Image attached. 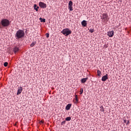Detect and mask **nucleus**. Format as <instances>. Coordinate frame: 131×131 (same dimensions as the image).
Wrapping results in <instances>:
<instances>
[{
	"label": "nucleus",
	"mask_w": 131,
	"mask_h": 131,
	"mask_svg": "<svg viewBox=\"0 0 131 131\" xmlns=\"http://www.w3.org/2000/svg\"><path fill=\"white\" fill-rule=\"evenodd\" d=\"M75 100H76V102H78L79 99L78 98V95H75Z\"/></svg>",
	"instance_id": "dca6fc26"
},
{
	"label": "nucleus",
	"mask_w": 131,
	"mask_h": 131,
	"mask_svg": "<svg viewBox=\"0 0 131 131\" xmlns=\"http://www.w3.org/2000/svg\"><path fill=\"white\" fill-rule=\"evenodd\" d=\"M23 91V88H22V86H20V88L18 89V90H17V96L18 95H20Z\"/></svg>",
	"instance_id": "9d476101"
},
{
	"label": "nucleus",
	"mask_w": 131,
	"mask_h": 131,
	"mask_svg": "<svg viewBox=\"0 0 131 131\" xmlns=\"http://www.w3.org/2000/svg\"><path fill=\"white\" fill-rule=\"evenodd\" d=\"M101 73H102V72L100 70H97V74H98V76H101Z\"/></svg>",
	"instance_id": "2eb2a0df"
},
{
	"label": "nucleus",
	"mask_w": 131,
	"mask_h": 131,
	"mask_svg": "<svg viewBox=\"0 0 131 131\" xmlns=\"http://www.w3.org/2000/svg\"><path fill=\"white\" fill-rule=\"evenodd\" d=\"M101 19H102V21L103 22H107L109 20V17L108 14L107 13H103L100 16Z\"/></svg>",
	"instance_id": "20e7f679"
},
{
	"label": "nucleus",
	"mask_w": 131,
	"mask_h": 131,
	"mask_svg": "<svg viewBox=\"0 0 131 131\" xmlns=\"http://www.w3.org/2000/svg\"><path fill=\"white\" fill-rule=\"evenodd\" d=\"M71 106H72V104L68 103V104H67V105H66V110H67V111H69V110H70Z\"/></svg>",
	"instance_id": "9b49d317"
},
{
	"label": "nucleus",
	"mask_w": 131,
	"mask_h": 131,
	"mask_svg": "<svg viewBox=\"0 0 131 131\" xmlns=\"http://www.w3.org/2000/svg\"><path fill=\"white\" fill-rule=\"evenodd\" d=\"M40 122H41L42 123H43V120H41V121H40Z\"/></svg>",
	"instance_id": "393cba45"
},
{
	"label": "nucleus",
	"mask_w": 131,
	"mask_h": 131,
	"mask_svg": "<svg viewBox=\"0 0 131 131\" xmlns=\"http://www.w3.org/2000/svg\"><path fill=\"white\" fill-rule=\"evenodd\" d=\"M88 79H89L88 77H85V78H82L81 79V82H82V83H84L85 82H86Z\"/></svg>",
	"instance_id": "f8f14e48"
},
{
	"label": "nucleus",
	"mask_w": 131,
	"mask_h": 131,
	"mask_svg": "<svg viewBox=\"0 0 131 131\" xmlns=\"http://www.w3.org/2000/svg\"><path fill=\"white\" fill-rule=\"evenodd\" d=\"M19 50V48L17 46H14V47L13 48V52H14L15 54L18 52Z\"/></svg>",
	"instance_id": "6e6552de"
},
{
	"label": "nucleus",
	"mask_w": 131,
	"mask_h": 131,
	"mask_svg": "<svg viewBox=\"0 0 131 131\" xmlns=\"http://www.w3.org/2000/svg\"><path fill=\"white\" fill-rule=\"evenodd\" d=\"M83 93V89H81V90L80 91V95H82Z\"/></svg>",
	"instance_id": "f3484780"
},
{
	"label": "nucleus",
	"mask_w": 131,
	"mask_h": 131,
	"mask_svg": "<svg viewBox=\"0 0 131 131\" xmlns=\"http://www.w3.org/2000/svg\"><path fill=\"white\" fill-rule=\"evenodd\" d=\"M39 7L37 6L36 4H34V9L36 10V11H38Z\"/></svg>",
	"instance_id": "4468645a"
},
{
	"label": "nucleus",
	"mask_w": 131,
	"mask_h": 131,
	"mask_svg": "<svg viewBox=\"0 0 131 131\" xmlns=\"http://www.w3.org/2000/svg\"><path fill=\"white\" fill-rule=\"evenodd\" d=\"M126 121V120H124V122H125Z\"/></svg>",
	"instance_id": "c85d7f7f"
},
{
	"label": "nucleus",
	"mask_w": 131,
	"mask_h": 131,
	"mask_svg": "<svg viewBox=\"0 0 131 131\" xmlns=\"http://www.w3.org/2000/svg\"><path fill=\"white\" fill-rule=\"evenodd\" d=\"M103 111H104V110H102V112H103Z\"/></svg>",
	"instance_id": "cd10ccee"
},
{
	"label": "nucleus",
	"mask_w": 131,
	"mask_h": 131,
	"mask_svg": "<svg viewBox=\"0 0 131 131\" xmlns=\"http://www.w3.org/2000/svg\"><path fill=\"white\" fill-rule=\"evenodd\" d=\"M66 123V120H64L63 121H62L61 122V124H63V123L65 124Z\"/></svg>",
	"instance_id": "b1692460"
},
{
	"label": "nucleus",
	"mask_w": 131,
	"mask_h": 131,
	"mask_svg": "<svg viewBox=\"0 0 131 131\" xmlns=\"http://www.w3.org/2000/svg\"><path fill=\"white\" fill-rule=\"evenodd\" d=\"M0 28H2V26L1 24H0Z\"/></svg>",
	"instance_id": "a878e982"
},
{
	"label": "nucleus",
	"mask_w": 131,
	"mask_h": 131,
	"mask_svg": "<svg viewBox=\"0 0 131 131\" xmlns=\"http://www.w3.org/2000/svg\"><path fill=\"white\" fill-rule=\"evenodd\" d=\"M35 43H36V42H33L32 43H31V47H33V46H35Z\"/></svg>",
	"instance_id": "6ab92c4d"
},
{
	"label": "nucleus",
	"mask_w": 131,
	"mask_h": 131,
	"mask_svg": "<svg viewBox=\"0 0 131 131\" xmlns=\"http://www.w3.org/2000/svg\"><path fill=\"white\" fill-rule=\"evenodd\" d=\"M114 34H115V32L113 30H112V31H109L108 32H107V35L110 37H113Z\"/></svg>",
	"instance_id": "0eeeda50"
},
{
	"label": "nucleus",
	"mask_w": 131,
	"mask_h": 131,
	"mask_svg": "<svg viewBox=\"0 0 131 131\" xmlns=\"http://www.w3.org/2000/svg\"><path fill=\"white\" fill-rule=\"evenodd\" d=\"M39 6L40 7H41V8H46L47 7V4L44 3V2H39Z\"/></svg>",
	"instance_id": "423d86ee"
},
{
	"label": "nucleus",
	"mask_w": 131,
	"mask_h": 131,
	"mask_svg": "<svg viewBox=\"0 0 131 131\" xmlns=\"http://www.w3.org/2000/svg\"><path fill=\"white\" fill-rule=\"evenodd\" d=\"M94 31V29H90L89 32L93 33Z\"/></svg>",
	"instance_id": "4be33fe9"
},
{
	"label": "nucleus",
	"mask_w": 131,
	"mask_h": 131,
	"mask_svg": "<svg viewBox=\"0 0 131 131\" xmlns=\"http://www.w3.org/2000/svg\"><path fill=\"white\" fill-rule=\"evenodd\" d=\"M11 22L10 20L7 19V18H4V19H2L1 21V24L3 27H7L9 26Z\"/></svg>",
	"instance_id": "f03ea898"
},
{
	"label": "nucleus",
	"mask_w": 131,
	"mask_h": 131,
	"mask_svg": "<svg viewBox=\"0 0 131 131\" xmlns=\"http://www.w3.org/2000/svg\"><path fill=\"white\" fill-rule=\"evenodd\" d=\"M25 35V32L24 30L19 29L16 32V33L15 34L16 39H19L20 38H23Z\"/></svg>",
	"instance_id": "f257e3e1"
},
{
	"label": "nucleus",
	"mask_w": 131,
	"mask_h": 131,
	"mask_svg": "<svg viewBox=\"0 0 131 131\" xmlns=\"http://www.w3.org/2000/svg\"><path fill=\"white\" fill-rule=\"evenodd\" d=\"M41 22H46V19H43V18H41V17H40V18H39Z\"/></svg>",
	"instance_id": "aec40b11"
},
{
	"label": "nucleus",
	"mask_w": 131,
	"mask_h": 131,
	"mask_svg": "<svg viewBox=\"0 0 131 131\" xmlns=\"http://www.w3.org/2000/svg\"><path fill=\"white\" fill-rule=\"evenodd\" d=\"M81 24H82V26L85 27V26H86L88 23H86V20H83V21H82V22H81Z\"/></svg>",
	"instance_id": "ddd939ff"
},
{
	"label": "nucleus",
	"mask_w": 131,
	"mask_h": 131,
	"mask_svg": "<svg viewBox=\"0 0 131 131\" xmlns=\"http://www.w3.org/2000/svg\"><path fill=\"white\" fill-rule=\"evenodd\" d=\"M73 2L71 0H70V1H69V5H68L69 9L70 10V11H73Z\"/></svg>",
	"instance_id": "39448f33"
},
{
	"label": "nucleus",
	"mask_w": 131,
	"mask_h": 131,
	"mask_svg": "<svg viewBox=\"0 0 131 131\" xmlns=\"http://www.w3.org/2000/svg\"><path fill=\"white\" fill-rule=\"evenodd\" d=\"M108 74L107 73H106L105 74V75H104L103 76H102L101 80L102 81H106V80H107V79H108Z\"/></svg>",
	"instance_id": "1a4fd4ad"
},
{
	"label": "nucleus",
	"mask_w": 131,
	"mask_h": 131,
	"mask_svg": "<svg viewBox=\"0 0 131 131\" xmlns=\"http://www.w3.org/2000/svg\"><path fill=\"white\" fill-rule=\"evenodd\" d=\"M61 33H62L65 36H68L69 34H71L72 31L69 28H64L61 31Z\"/></svg>",
	"instance_id": "7ed1b4c3"
},
{
	"label": "nucleus",
	"mask_w": 131,
	"mask_h": 131,
	"mask_svg": "<svg viewBox=\"0 0 131 131\" xmlns=\"http://www.w3.org/2000/svg\"><path fill=\"white\" fill-rule=\"evenodd\" d=\"M8 62H4V67H8Z\"/></svg>",
	"instance_id": "412c9836"
},
{
	"label": "nucleus",
	"mask_w": 131,
	"mask_h": 131,
	"mask_svg": "<svg viewBox=\"0 0 131 131\" xmlns=\"http://www.w3.org/2000/svg\"><path fill=\"white\" fill-rule=\"evenodd\" d=\"M46 36H47V38H49V37H50L49 33H46Z\"/></svg>",
	"instance_id": "5701e85b"
},
{
	"label": "nucleus",
	"mask_w": 131,
	"mask_h": 131,
	"mask_svg": "<svg viewBox=\"0 0 131 131\" xmlns=\"http://www.w3.org/2000/svg\"><path fill=\"white\" fill-rule=\"evenodd\" d=\"M129 122V120H128L127 123H128Z\"/></svg>",
	"instance_id": "bb28decb"
},
{
	"label": "nucleus",
	"mask_w": 131,
	"mask_h": 131,
	"mask_svg": "<svg viewBox=\"0 0 131 131\" xmlns=\"http://www.w3.org/2000/svg\"><path fill=\"white\" fill-rule=\"evenodd\" d=\"M71 117H68L67 118H66V120L69 121V120H71Z\"/></svg>",
	"instance_id": "a211bd4d"
}]
</instances>
